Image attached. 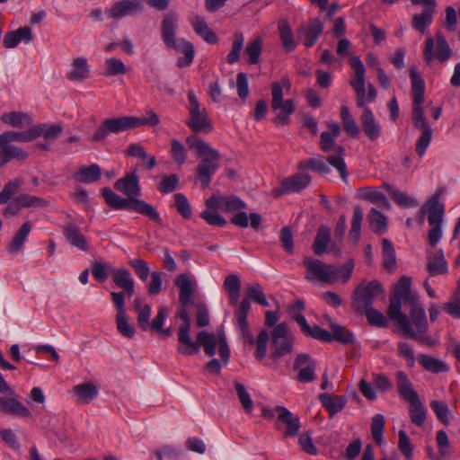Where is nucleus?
<instances>
[{
  "mask_svg": "<svg viewBox=\"0 0 460 460\" xmlns=\"http://www.w3.org/2000/svg\"><path fill=\"white\" fill-rule=\"evenodd\" d=\"M293 367L298 371L297 381L310 383L315 379L316 362L308 354H298Z\"/></svg>",
  "mask_w": 460,
  "mask_h": 460,
  "instance_id": "nucleus-24",
  "label": "nucleus"
},
{
  "mask_svg": "<svg viewBox=\"0 0 460 460\" xmlns=\"http://www.w3.org/2000/svg\"><path fill=\"white\" fill-rule=\"evenodd\" d=\"M200 347L208 356H214L217 348L216 335L205 331L199 332L196 336V341L190 338V345L178 344L177 351L183 356H192L199 352Z\"/></svg>",
  "mask_w": 460,
  "mask_h": 460,
  "instance_id": "nucleus-16",
  "label": "nucleus"
},
{
  "mask_svg": "<svg viewBox=\"0 0 460 460\" xmlns=\"http://www.w3.org/2000/svg\"><path fill=\"white\" fill-rule=\"evenodd\" d=\"M14 200L16 201V204H18L20 206L21 208H42V207H46L49 204L48 200H46L42 198L26 194V193L20 194L19 196H17L14 199Z\"/></svg>",
  "mask_w": 460,
  "mask_h": 460,
  "instance_id": "nucleus-50",
  "label": "nucleus"
},
{
  "mask_svg": "<svg viewBox=\"0 0 460 460\" xmlns=\"http://www.w3.org/2000/svg\"><path fill=\"white\" fill-rule=\"evenodd\" d=\"M111 301L117 310L115 321L118 332L124 337L133 338L136 331L129 323V316L125 307V294L113 291L111 293Z\"/></svg>",
  "mask_w": 460,
  "mask_h": 460,
  "instance_id": "nucleus-18",
  "label": "nucleus"
},
{
  "mask_svg": "<svg viewBox=\"0 0 460 460\" xmlns=\"http://www.w3.org/2000/svg\"><path fill=\"white\" fill-rule=\"evenodd\" d=\"M442 190L437 191L427 203L429 206L428 222L430 226L429 231V243L431 246H436L442 237V221L444 216V205L439 201Z\"/></svg>",
  "mask_w": 460,
  "mask_h": 460,
  "instance_id": "nucleus-11",
  "label": "nucleus"
},
{
  "mask_svg": "<svg viewBox=\"0 0 460 460\" xmlns=\"http://www.w3.org/2000/svg\"><path fill=\"white\" fill-rule=\"evenodd\" d=\"M306 268L305 278L309 280L317 279L325 283H333L339 279L347 282L354 269L353 261H348L340 269L312 257H305L303 261Z\"/></svg>",
  "mask_w": 460,
  "mask_h": 460,
  "instance_id": "nucleus-5",
  "label": "nucleus"
},
{
  "mask_svg": "<svg viewBox=\"0 0 460 460\" xmlns=\"http://www.w3.org/2000/svg\"><path fill=\"white\" fill-rule=\"evenodd\" d=\"M90 66L87 58L78 57L72 60L71 68L66 73V78L72 82H83L89 77Z\"/></svg>",
  "mask_w": 460,
  "mask_h": 460,
  "instance_id": "nucleus-31",
  "label": "nucleus"
},
{
  "mask_svg": "<svg viewBox=\"0 0 460 460\" xmlns=\"http://www.w3.org/2000/svg\"><path fill=\"white\" fill-rule=\"evenodd\" d=\"M406 323L400 317L390 318L394 321L402 336L417 341L427 346H433L436 341L428 335L429 323L423 306L420 302L411 305L410 316L405 314Z\"/></svg>",
  "mask_w": 460,
  "mask_h": 460,
  "instance_id": "nucleus-2",
  "label": "nucleus"
},
{
  "mask_svg": "<svg viewBox=\"0 0 460 460\" xmlns=\"http://www.w3.org/2000/svg\"><path fill=\"white\" fill-rule=\"evenodd\" d=\"M395 376L397 390L401 397L407 402L419 398L418 393L413 389L412 384L405 372L402 370L397 371Z\"/></svg>",
  "mask_w": 460,
  "mask_h": 460,
  "instance_id": "nucleus-34",
  "label": "nucleus"
},
{
  "mask_svg": "<svg viewBox=\"0 0 460 460\" xmlns=\"http://www.w3.org/2000/svg\"><path fill=\"white\" fill-rule=\"evenodd\" d=\"M384 267L388 270H394L396 267L395 251L392 243L387 239L382 240Z\"/></svg>",
  "mask_w": 460,
  "mask_h": 460,
  "instance_id": "nucleus-53",
  "label": "nucleus"
},
{
  "mask_svg": "<svg viewBox=\"0 0 460 460\" xmlns=\"http://www.w3.org/2000/svg\"><path fill=\"white\" fill-rule=\"evenodd\" d=\"M63 234L66 241L73 246L82 250H88V243L85 237L81 234L77 226L68 223L63 226Z\"/></svg>",
  "mask_w": 460,
  "mask_h": 460,
  "instance_id": "nucleus-35",
  "label": "nucleus"
},
{
  "mask_svg": "<svg viewBox=\"0 0 460 460\" xmlns=\"http://www.w3.org/2000/svg\"><path fill=\"white\" fill-rule=\"evenodd\" d=\"M275 411L278 413L277 429H280V426L285 425L286 429L283 436L285 438L296 437L301 427L299 417L294 415L288 409L281 405L277 406Z\"/></svg>",
  "mask_w": 460,
  "mask_h": 460,
  "instance_id": "nucleus-21",
  "label": "nucleus"
},
{
  "mask_svg": "<svg viewBox=\"0 0 460 460\" xmlns=\"http://www.w3.org/2000/svg\"><path fill=\"white\" fill-rule=\"evenodd\" d=\"M0 412L23 418L31 417V412L27 407L20 401L9 396L0 397Z\"/></svg>",
  "mask_w": 460,
  "mask_h": 460,
  "instance_id": "nucleus-29",
  "label": "nucleus"
},
{
  "mask_svg": "<svg viewBox=\"0 0 460 460\" xmlns=\"http://www.w3.org/2000/svg\"><path fill=\"white\" fill-rule=\"evenodd\" d=\"M290 89L291 84L288 79L271 84V110L277 112L273 123L277 127L286 126L289 123L290 115L296 111V105L292 99L284 100L283 87Z\"/></svg>",
  "mask_w": 460,
  "mask_h": 460,
  "instance_id": "nucleus-10",
  "label": "nucleus"
},
{
  "mask_svg": "<svg viewBox=\"0 0 460 460\" xmlns=\"http://www.w3.org/2000/svg\"><path fill=\"white\" fill-rule=\"evenodd\" d=\"M319 400L323 406L328 411L331 417L342 411L347 402V398L345 396H333L330 394H320Z\"/></svg>",
  "mask_w": 460,
  "mask_h": 460,
  "instance_id": "nucleus-39",
  "label": "nucleus"
},
{
  "mask_svg": "<svg viewBox=\"0 0 460 460\" xmlns=\"http://www.w3.org/2000/svg\"><path fill=\"white\" fill-rule=\"evenodd\" d=\"M171 155L173 161L181 166L185 164L187 159V150L185 146L177 139L171 141Z\"/></svg>",
  "mask_w": 460,
  "mask_h": 460,
  "instance_id": "nucleus-63",
  "label": "nucleus"
},
{
  "mask_svg": "<svg viewBox=\"0 0 460 460\" xmlns=\"http://www.w3.org/2000/svg\"><path fill=\"white\" fill-rule=\"evenodd\" d=\"M383 293L382 286L376 280H373L366 286L358 287L352 296V306L354 310L363 314L366 310H369V308L372 307L374 299Z\"/></svg>",
  "mask_w": 460,
  "mask_h": 460,
  "instance_id": "nucleus-13",
  "label": "nucleus"
},
{
  "mask_svg": "<svg viewBox=\"0 0 460 460\" xmlns=\"http://www.w3.org/2000/svg\"><path fill=\"white\" fill-rule=\"evenodd\" d=\"M114 188L127 196L128 199L137 198L141 195V188L137 171L126 174L124 177L117 180Z\"/></svg>",
  "mask_w": 460,
  "mask_h": 460,
  "instance_id": "nucleus-25",
  "label": "nucleus"
},
{
  "mask_svg": "<svg viewBox=\"0 0 460 460\" xmlns=\"http://www.w3.org/2000/svg\"><path fill=\"white\" fill-rule=\"evenodd\" d=\"M132 122L134 128L140 126H157L160 123L158 115L152 110L149 109L146 112L144 117H134L132 116Z\"/></svg>",
  "mask_w": 460,
  "mask_h": 460,
  "instance_id": "nucleus-62",
  "label": "nucleus"
},
{
  "mask_svg": "<svg viewBox=\"0 0 460 460\" xmlns=\"http://www.w3.org/2000/svg\"><path fill=\"white\" fill-rule=\"evenodd\" d=\"M186 143L190 149H194L197 152L198 156L201 157L196 171L202 187L208 188L212 176L218 169L220 154L196 135L189 136L186 138Z\"/></svg>",
  "mask_w": 460,
  "mask_h": 460,
  "instance_id": "nucleus-4",
  "label": "nucleus"
},
{
  "mask_svg": "<svg viewBox=\"0 0 460 460\" xmlns=\"http://www.w3.org/2000/svg\"><path fill=\"white\" fill-rule=\"evenodd\" d=\"M442 309L454 318L460 319V286L457 287L450 300L443 305Z\"/></svg>",
  "mask_w": 460,
  "mask_h": 460,
  "instance_id": "nucleus-59",
  "label": "nucleus"
},
{
  "mask_svg": "<svg viewBox=\"0 0 460 460\" xmlns=\"http://www.w3.org/2000/svg\"><path fill=\"white\" fill-rule=\"evenodd\" d=\"M330 240V229L327 226H321L317 230L316 236L312 246L314 253L316 256L323 254L327 251Z\"/></svg>",
  "mask_w": 460,
  "mask_h": 460,
  "instance_id": "nucleus-42",
  "label": "nucleus"
},
{
  "mask_svg": "<svg viewBox=\"0 0 460 460\" xmlns=\"http://www.w3.org/2000/svg\"><path fill=\"white\" fill-rule=\"evenodd\" d=\"M112 280L116 287L124 290L122 292L125 296L131 297L135 294V281L128 269H115L112 271Z\"/></svg>",
  "mask_w": 460,
  "mask_h": 460,
  "instance_id": "nucleus-27",
  "label": "nucleus"
},
{
  "mask_svg": "<svg viewBox=\"0 0 460 460\" xmlns=\"http://www.w3.org/2000/svg\"><path fill=\"white\" fill-rule=\"evenodd\" d=\"M278 29L281 45L284 49L288 52L293 51L296 49V44L288 22L286 21L280 22Z\"/></svg>",
  "mask_w": 460,
  "mask_h": 460,
  "instance_id": "nucleus-46",
  "label": "nucleus"
},
{
  "mask_svg": "<svg viewBox=\"0 0 460 460\" xmlns=\"http://www.w3.org/2000/svg\"><path fill=\"white\" fill-rule=\"evenodd\" d=\"M427 270L429 277L447 274L448 271L447 262L442 250L430 254L427 258Z\"/></svg>",
  "mask_w": 460,
  "mask_h": 460,
  "instance_id": "nucleus-33",
  "label": "nucleus"
},
{
  "mask_svg": "<svg viewBox=\"0 0 460 460\" xmlns=\"http://www.w3.org/2000/svg\"><path fill=\"white\" fill-rule=\"evenodd\" d=\"M73 394L83 403H89L98 396V387L92 382H86L73 387Z\"/></svg>",
  "mask_w": 460,
  "mask_h": 460,
  "instance_id": "nucleus-38",
  "label": "nucleus"
},
{
  "mask_svg": "<svg viewBox=\"0 0 460 460\" xmlns=\"http://www.w3.org/2000/svg\"><path fill=\"white\" fill-rule=\"evenodd\" d=\"M234 388L236 390V394L238 395L239 401H240L244 411L247 414L252 413V407H253V402H252L249 393L247 392L245 386L242 383L235 381Z\"/></svg>",
  "mask_w": 460,
  "mask_h": 460,
  "instance_id": "nucleus-60",
  "label": "nucleus"
},
{
  "mask_svg": "<svg viewBox=\"0 0 460 460\" xmlns=\"http://www.w3.org/2000/svg\"><path fill=\"white\" fill-rule=\"evenodd\" d=\"M134 128L132 116H121L104 119L94 131L92 139L101 141L110 134H119Z\"/></svg>",
  "mask_w": 460,
  "mask_h": 460,
  "instance_id": "nucleus-17",
  "label": "nucleus"
},
{
  "mask_svg": "<svg viewBox=\"0 0 460 460\" xmlns=\"http://www.w3.org/2000/svg\"><path fill=\"white\" fill-rule=\"evenodd\" d=\"M175 285L180 289L178 316L183 321L178 328V344L190 345V318L187 308L194 304V283L186 274H181Z\"/></svg>",
  "mask_w": 460,
  "mask_h": 460,
  "instance_id": "nucleus-6",
  "label": "nucleus"
},
{
  "mask_svg": "<svg viewBox=\"0 0 460 460\" xmlns=\"http://www.w3.org/2000/svg\"><path fill=\"white\" fill-rule=\"evenodd\" d=\"M189 100V113L190 119L187 125L195 133L199 132H209L212 130V125L208 119V112L205 108H202L198 101L194 92L190 91L188 93Z\"/></svg>",
  "mask_w": 460,
  "mask_h": 460,
  "instance_id": "nucleus-12",
  "label": "nucleus"
},
{
  "mask_svg": "<svg viewBox=\"0 0 460 460\" xmlns=\"http://www.w3.org/2000/svg\"><path fill=\"white\" fill-rule=\"evenodd\" d=\"M452 56V49L447 43L444 35L438 31L436 38L429 37L426 40L425 47L423 49V57L429 66L434 58H437L441 63L447 61Z\"/></svg>",
  "mask_w": 460,
  "mask_h": 460,
  "instance_id": "nucleus-14",
  "label": "nucleus"
},
{
  "mask_svg": "<svg viewBox=\"0 0 460 460\" xmlns=\"http://www.w3.org/2000/svg\"><path fill=\"white\" fill-rule=\"evenodd\" d=\"M190 22L194 31L200 37L203 38L208 43H216L217 37L216 33L208 26L203 17L199 15H194L190 17Z\"/></svg>",
  "mask_w": 460,
  "mask_h": 460,
  "instance_id": "nucleus-37",
  "label": "nucleus"
},
{
  "mask_svg": "<svg viewBox=\"0 0 460 460\" xmlns=\"http://www.w3.org/2000/svg\"><path fill=\"white\" fill-rule=\"evenodd\" d=\"M364 217L363 210L360 207L355 206L353 208V217L351 220V227L349 235L355 243L360 238L361 225Z\"/></svg>",
  "mask_w": 460,
  "mask_h": 460,
  "instance_id": "nucleus-51",
  "label": "nucleus"
},
{
  "mask_svg": "<svg viewBox=\"0 0 460 460\" xmlns=\"http://www.w3.org/2000/svg\"><path fill=\"white\" fill-rule=\"evenodd\" d=\"M335 152H336V154L332 155H329L327 157L326 161L329 164H331L332 167H334L338 171V172L341 175V178L343 181H346V179L348 177V172H347V165H346V163L343 158V155L345 153V148L341 146H338L335 148Z\"/></svg>",
  "mask_w": 460,
  "mask_h": 460,
  "instance_id": "nucleus-43",
  "label": "nucleus"
},
{
  "mask_svg": "<svg viewBox=\"0 0 460 460\" xmlns=\"http://www.w3.org/2000/svg\"><path fill=\"white\" fill-rule=\"evenodd\" d=\"M341 118L346 132L352 137H358L360 132L359 127L350 115L349 108L345 105L341 107Z\"/></svg>",
  "mask_w": 460,
  "mask_h": 460,
  "instance_id": "nucleus-49",
  "label": "nucleus"
},
{
  "mask_svg": "<svg viewBox=\"0 0 460 460\" xmlns=\"http://www.w3.org/2000/svg\"><path fill=\"white\" fill-rule=\"evenodd\" d=\"M101 176L102 169L96 164H93L89 166H82L73 174L74 180L84 184L96 182L100 180Z\"/></svg>",
  "mask_w": 460,
  "mask_h": 460,
  "instance_id": "nucleus-36",
  "label": "nucleus"
},
{
  "mask_svg": "<svg viewBox=\"0 0 460 460\" xmlns=\"http://www.w3.org/2000/svg\"><path fill=\"white\" fill-rule=\"evenodd\" d=\"M251 308L250 301L247 298H243L234 312V324L235 327L241 333V337L244 342L249 344L254 343V336L250 330L249 323L247 321L248 313Z\"/></svg>",
  "mask_w": 460,
  "mask_h": 460,
  "instance_id": "nucleus-20",
  "label": "nucleus"
},
{
  "mask_svg": "<svg viewBox=\"0 0 460 460\" xmlns=\"http://www.w3.org/2000/svg\"><path fill=\"white\" fill-rule=\"evenodd\" d=\"M31 229V224L27 221L14 234L11 242L7 245V250L11 254H16L23 246L27 236Z\"/></svg>",
  "mask_w": 460,
  "mask_h": 460,
  "instance_id": "nucleus-41",
  "label": "nucleus"
},
{
  "mask_svg": "<svg viewBox=\"0 0 460 460\" xmlns=\"http://www.w3.org/2000/svg\"><path fill=\"white\" fill-rule=\"evenodd\" d=\"M295 317L296 322L305 335L325 342L332 341V335L330 332L316 324L311 326L303 314L295 315Z\"/></svg>",
  "mask_w": 460,
  "mask_h": 460,
  "instance_id": "nucleus-26",
  "label": "nucleus"
},
{
  "mask_svg": "<svg viewBox=\"0 0 460 460\" xmlns=\"http://www.w3.org/2000/svg\"><path fill=\"white\" fill-rule=\"evenodd\" d=\"M180 178L177 174L164 175L157 189L162 193H171L178 188Z\"/></svg>",
  "mask_w": 460,
  "mask_h": 460,
  "instance_id": "nucleus-64",
  "label": "nucleus"
},
{
  "mask_svg": "<svg viewBox=\"0 0 460 460\" xmlns=\"http://www.w3.org/2000/svg\"><path fill=\"white\" fill-rule=\"evenodd\" d=\"M418 359L419 363L429 372L438 374L448 371V367L445 362L432 356L420 354Z\"/></svg>",
  "mask_w": 460,
  "mask_h": 460,
  "instance_id": "nucleus-44",
  "label": "nucleus"
},
{
  "mask_svg": "<svg viewBox=\"0 0 460 460\" xmlns=\"http://www.w3.org/2000/svg\"><path fill=\"white\" fill-rule=\"evenodd\" d=\"M32 40L31 29L29 26H23L6 33L4 37L3 44L6 49H13L21 42L29 43Z\"/></svg>",
  "mask_w": 460,
  "mask_h": 460,
  "instance_id": "nucleus-30",
  "label": "nucleus"
},
{
  "mask_svg": "<svg viewBox=\"0 0 460 460\" xmlns=\"http://www.w3.org/2000/svg\"><path fill=\"white\" fill-rule=\"evenodd\" d=\"M127 69L124 63L116 58H110L105 60L103 75L105 76H114L126 74Z\"/></svg>",
  "mask_w": 460,
  "mask_h": 460,
  "instance_id": "nucleus-54",
  "label": "nucleus"
},
{
  "mask_svg": "<svg viewBox=\"0 0 460 460\" xmlns=\"http://www.w3.org/2000/svg\"><path fill=\"white\" fill-rule=\"evenodd\" d=\"M385 429V418L382 414H376L371 421V434L375 442L381 445Z\"/></svg>",
  "mask_w": 460,
  "mask_h": 460,
  "instance_id": "nucleus-61",
  "label": "nucleus"
},
{
  "mask_svg": "<svg viewBox=\"0 0 460 460\" xmlns=\"http://www.w3.org/2000/svg\"><path fill=\"white\" fill-rule=\"evenodd\" d=\"M360 120L366 136L371 141L376 140L381 135V126L369 108H364Z\"/></svg>",
  "mask_w": 460,
  "mask_h": 460,
  "instance_id": "nucleus-28",
  "label": "nucleus"
},
{
  "mask_svg": "<svg viewBox=\"0 0 460 460\" xmlns=\"http://www.w3.org/2000/svg\"><path fill=\"white\" fill-rule=\"evenodd\" d=\"M177 27V15L172 12L168 13L162 22V39L169 49H175L180 53L188 50L187 58H178L177 60V66L181 68L191 65L195 57V49L193 44L189 40L176 38Z\"/></svg>",
  "mask_w": 460,
  "mask_h": 460,
  "instance_id": "nucleus-7",
  "label": "nucleus"
},
{
  "mask_svg": "<svg viewBox=\"0 0 460 460\" xmlns=\"http://www.w3.org/2000/svg\"><path fill=\"white\" fill-rule=\"evenodd\" d=\"M411 279L410 277L402 276L398 280L390 296V304L387 310L389 318L397 316L402 320V323H406L405 314L402 313V304L412 305L420 302L419 294L411 291Z\"/></svg>",
  "mask_w": 460,
  "mask_h": 460,
  "instance_id": "nucleus-9",
  "label": "nucleus"
},
{
  "mask_svg": "<svg viewBox=\"0 0 460 460\" xmlns=\"http://www.w3.org/2000/svg\"><path fill=\"white\" fill-rule=\"evenodd\" d=\"M114 270L115 268L109 263L94 261L92 266V274L97 281L104 282L110 275L112 277Z\"/></svg>",
  "mask_w": 460,
  "mask_h": 460,
  "instance_id": "nucleus-56",
  "label": "nucleus"
},
{
  "mask_svg": "<svg viewBox=\"0 0 460 460\" xmlns=\"http://www.w3.org/2000/svg\"><path fill=\"white\" fill-rule=\"evenodd\" d=\"M311 180L312 178L308 173L297 172L283 179L280 182V187L274 190L273 192L276 196L300 192L310 184Z\"/></svg>",
  "mask_w": 460,
  "mask_h": 460,
  "instance_id": "nucleus-22",
  "label": "nucleus"
},
{
  "mask_svg": "<svg viewBox=\"0 0 460 460\" xmlns=\"http://www.w3.org/2000/svg\"><path fill=\"white\" fill-rule=\"evenodd\" d=\"M142 11L143 4L140 0H121L106 9L105 13L110 19L119 20L139 13Z\"/></svg>",
  "mask_w": 460,
  "mask_h": 460,
  "instance_id": "nucleus-23",
  "label": "nucleus"
},
{
  "mask_svg": "<svg viewBox=\"0 0 460 460\" xmlns=\"http://www.w3.org/2000/svg\"><path fill=\"white\" fill-rule=\"evenodd\" d=\"M1 121L13 128H24L32 124V119L28 113L21 111L5 112L1 115Z\"/></svg>",
  "mask_w": 460,
  "mask_h": 460,
  "instance_id": "nucleus-40",
  "label": "nucleus"
},
{
  "mask_svg": "<svg viewBox=\"0 0 460 460\" xmlns=\"http://www.w3.org/2000/svg\"><path fill=\"white\" fill-rule=\"evenodd\" d=\"M271 342L273 351L270 358L278 360L282 356L290 353L293 348L294 337L285 323L274 327L271 332Z\"/></svg>",
  "mask_w": 460,
  "mask_h": 460,
  "instance_id": "nucleus-15",
  "label": "nucleus"
},
{
  "mask_svg": "<svg viewBox=\"0 0 460 460\" xmlns=\"http://www.w3.org/2000/svg\"><path fill=\"white\" fill-rule=\"evenodd\" d=\"M246 298L248 300L252 299L255 303L262 305L268 306L269 302L266 299V296L263 292L261 286L258 283L251 284L246 288Z\"/></svg>",
  "mask_w": 460,
  "mask_h": 460,
  "instance_id": "nucleus-57",
  "label": "nucleus"
},
{
  "mask_svg": "<svg viewBox=\"0 0 460 460\" xmlns=\"http://www.w3.org/2000/svg\"><path fill=\"white\" fill-rule=\"evenodd\" d=\"M323 31V24L319 19H312L300 29V32L304 37V44L305 47H313L320 35Z\"/></svg>",
  "mask_w": 460,
  "mask_h": 460,
  "instance_id": "nucleus-32",
  "label": "nucleus"
},
{
  "mask_svg": "<svg viewBox=\"0 0 460 460\" xmlns=\"http://www.w3.org/2000/svg\"><path fill=\"white\" fill-rule=\"evenodd\" d=\"M102 197L107 205L114 209H132L137 213L149 217L154 222L160 224L161 217L157 210L149 203L137 198H122L111 188L102 189Z\"/></svg>",
  "mask_w": 460,
  "mask_h": 460,
  "instance_id": "nucleus-8",
  "label": "nucleus"
},
{
  "mask_svg": "<svg viewBox=\"0 0 460 460\" xmlns=\"http://www.w3.org/2000/svg\"><path fill=\"white\" fill-rule=\"evenodd\" d=\"M263 40L261 37H255L248 42L244 49V54L247 56L249 64H257L261 54Z\"/></svg>",
  "mask_w": 460,
  "mask_h": 460,
  "instance_id": "nucleus-47",
  "label": "nucleus"
},
{
  "mask_svg": "<svg viewBox=\"0 0 460 460\" xmlns=\"http://www.w3.org/2000/svg\"><path fill=\"white\" fill-rule=\"evenodd\" d=\"M349 65L354 70V76L350 80L349 84L355 90L357 94V104L362 108L365 106L366 99V86H365V73L366 69L363 62L357 56L349 58Z\"/></svg>",
  "mask_w": 460,
  "mask_h": 460,
  "instance_id": "nucleus-19",
  "label": "nucleus"
},
{
  "mask_svg": "<svg viewBox=\"0 0 460 460\" xmlns=\"http://www.w3.org/2000/svg\"><path fill=\"white\" fill-rule=\"evenodd\" d=\"M434 11L435 9H431V7H425L420 14H414L412 17V27L416 31L423 32L431 23Z\"/></svg>",
  "mask_w": 460,
  "mask_h": 460,
  "instance_id": "nucleus-48",
  "label": "nucleus"
},
{
  "mask_svg": "<svg viewBox=\"0 0 460 460\" xmlns=\"http://www.w3.org/2000/svg\"><path fill=\"white\" fill-rule=\"evenodd\" d=\"M299 169H310L314 172H320L323 174H328L331 172V169L328 164L324 162L323 157L319 158H310L305 161H302L299 165Z\"/></svg>",
  "mask_w": 460,
  "mask_h": 460,
  "instance_id": "nucleus-52",
  "label": "nucleus"
},
{
  "mask_svg": "<svg viewBox=\"0 0 460 460\" xmlns=\"http://www.w3.org/2000/svg\"><path fill=\"white\" fill-rule=\"evenodd\" d=\"M244 37L242 32H235L233 37L232 49L226 57V62L230 65L239 60L241 50L243 47Z\"/></svg>",
  "mask_w": 460,
  "mask_h": 460,
  "instance_id": "nucleus-55",
  "label": "nucleus"
},
{
  "mask_svg": "<svg viewBox=\"0 0 460 460\" xmlns=\"http://www.w3.org/2000/svg\"><path fill=\"white\" fill-rule=\"evenodd\" d=\"M411 404L409 415L413 424L422 427L426 420V409L420 400V397L408 402Z\"/></svg>",
  "mask_w": 460,
  "mask_h": 460,
  "instance_id": "nucleus-45",
  "label": "nucleus"
},
{
  "mask_svg": "<svg viewBox=\"0 0 460 460\" xmlns=\"http://www.w3.org/2000/svg\"><path fill=\"white\" fill-rule=\"evenodd\" d=\"M41 127L34 126L22 132L10 130L0 134V168L13 159L24 161L29 156L27 152L13 145V142H30L41 136Z\"/></svg>",
  "mask_w": 460,
  "mask_h": 460,
  "instance_id": "nucleus-3",
  "label": "nucleus"
},
{
  "mask_svg": "<svg viewBox=\"0 0 460 460\" xmlns=\"http://www.w3.org/2000/svg\"><path fill=\"white\" fill-rule=\"evenodd\" d=\"M367 219L371 226H376V233L383 234L385 232L387 227V218L383 213L378 211L376 208H371Z\"/></svg>",
  "mask_w": 460,
  "mask_h": 460,
  "instance_id": "nucleus-58",
  "label": "nucleus"
},
{
  "mask_svg": "<svg viewBox=\"0 0 460 460\" xmlns=\"http://www.w3.org/2000/svg\"><path fill=\"white\" fill-rule=\"evenodd\" d=\"M410 76L413 98L412 123L415 128L421 131L416 141L415 151L420 157H422L432 140V129L424 116L421 106L424 102L425 83L415 68H411Z\"/></svg>",
  "mask_w": 460,
  "mask_h": 460,
  "instance_id": "nucleus-1",
  "label": "nucleus"
}]
</instances>
